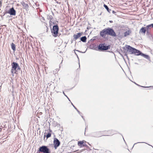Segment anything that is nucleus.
<instances>
[{
  "instance_id": "f257e3e1",
  "label": "nucleus",
  "mask_w": 153,
  "mask_h": 153,
  "mask_svg": "<svg viewBox=\"0 0 153 153\" xmlns=\"http://www.w3.org/2000/svg\"><path fill=\"white\" fill-rule=\"evenodd\" d=\"M11 72L12 74H17V70L20 69V67L17 63L13 62L11 63Z\"/></svg>"
},
{
  "instance_id": "f03ea898",
  "label": "nucleus",
  "mask_w": 153,
  "mask_h": 153,
  "mask_svg": "<svg viewBox=\"0 0 153 153\" xmlns=\"http://www.w3.org/2000/svg\"><path fill=\"white\" fill-rule=\"evenodd\" d=\"M58 30L59 27L57 25H56L53 26V29L51 30V33L53 36L56 37L57 36Z\"/></svg>"
},
{
  "instance_id": "7ed1b4c3",
  "label": "nucleus",
  "mask_w": 153,
  "mask_h": 153,
  "mask_svg": "<svg viewBox=\"0 0 153 153\" xmlns=\"http://www.w3.org/2000/svg\"><path fill=\"white\" fill-rule=\"evenodd\" d=\"M39 152H43V153H50L49 149L45 146H43L39 147Z\"/></svg>"
},
{
  "instance_id": "20e7f679",
  "label": "nucleus",
  "mask_w": 153,
  "mask_h": 153,
  "mask_svg": "<svg viewBox=\"0 0 153 153\" xmlns=\"http://www.w3.org/2000/svg\"><path fill=\"white\" fill-rule=\"evenodd\" d=\"M107 34L115 36H116L114 30L112 29L109 27L106 28Z\"/></svg>"
},
{
  "instance_id": "39448f33",
  "label": "nucleus",
  "mask_w": 153,
  "mask_h": 153,
  "mask_svg": "<svg viewBox=\"0 0 153 153\" xmlns=\"http://www.w3.org/2000/svg\"><path fill=\"white\" fill-rule=\"evenodd\" d=\"M126 48L127 49L128 51L130 54H134V48L129 45H127L126 46Z\"/></svg>"
},
{
  "instance_id": "423d86ee",
  "label": "nucleus",
  "mask_w": 153,
  "mask_h": 153,
  "mask_svg": "<svg viewBox=\"0 0 153 153\" xmlns=\"http://www.w3.org/2000/svg\"><path fill=\"white\" fill-rule=\"evenodd\" d=\"M60 144V142L56 138H55L53 141V145L55 149H56Z\"/></svg>"
},
{
  "instance_id": "0eeeda50",
  "label": "nucleus",
  "mask_w": 153,
  "mask_h": 153,
  "mask_svg": "<svg viewBox=\"0 0 153 153\" xmlns=\"http://www.w3.org/2000/svg\"><path fill=\"white\" fill-rule=\"evenodd\" d=\"M7 13L11 15L15 16L16 14V10L14 9L13 7L10 9L9 10L7 11Z\"/></svg>"
},
{
  "instance_id": "6e6552de",
  "label": "nucleus",
  "mask_w": 153,
  "mask_h": 153,
  "mask_svg": "<svg viewBox=\"0 0 153 153\" xmlns=\"http://www.w3.org/2000/svg\"><path fill=\"white\" fill-rule=\"evenodd\" d=\"M108 49V46H106L103 44H100L99 45L98 49L101 50H107Z\"/></svg>"
},
{
  "instance_id": "1a4fd4ad",
  "label": "nucleus",
  "mask_w": 153,
  "mask_h": 153,
  "mask_svg": "<svg viewBox=\"0 0 153 153\" xmlns=\"http://www.w3.org/2000/svg\"><path fill=\"white\" fill-rule=\"evenodd\" d=\"M100 34L101 36L103 38L105 37L106 35L107 34V31L106 28L100 32Z\"/></svg>"
},
{
  "instance_id": "9d476101",
  "label": "nucleus",
  "mask_w": 153,
  "mask_h": 153,
  "mask_svg": "<svg viewBox=\"0 0 153 153\" xmlns=\"http://www.w3.org/2000/svg\"><path fill=\"white\" fill-rule=\"evenodd\" d=\"M82 33H79L77 34H74L73 36L74 39L75 40H76L79 38L82 35Z\"/></svg>"
},
{
  "instance_id": "9b49d317",
  "label": "nucleus",
  "mask_w": 153,
  "mask_h": 153,
  "mask_svg": "<svg viewBox=\"0 0 153 153\" xmlns=\"http://www.w3.org/2000/svg\"><path fill=\"white\" fill-rule=\"evenodd\" d=\"M134 52V54L136 55H141V52L139 51L136 49L135 48Z\"/></svg>"
},
{
  "instance_id": "f8f14e48",
  "label": "nucleus",
  "mask_w": 153,
  "mask_h": 153,
  "mask_svg": "<svg viewBox=\"0 0 153 153\" xmlns=\"http://www.w3.org/2000/svg\"><path fill=\"white\" fill-rule=\"evenodd\" d=\"M21 4L22 5L24 8L26 9L28 8V5L27 4H25L24 2H22Z\"/></svg>"
},
{
  "instance_id": "ddd939ff",
  "label": "nucleus",
  "mask_w": 153,
  "mask_h": 153,
  "mask_svg": "<svg viewBox=\"0 0 153 153\" xmlns=\"http://www.w3.org/2000/svg\"><path fill=\"white\" fill-rule=\"evenodd\" d=\"M83 140L82 141H79L78 142V145L80 147H82L84 146H83Z\"/></svg>"
},
{
  "instance_id": "4468645a",
  "label": "nucleus",
  "mask_w": 153,
  "mask_h": 153,
  "mask_svg": "<svg viewBox=\"0 0 153 153\" xmlns=\"http://www.w3.org/2000/svg\"><path fill=\"white\" fill-rule=\"evenodd\" d=\"M146 30L145 29V27H143L140 29L139 33H143L145 34L146 33Z\"/></svg>"
},
{
  "instance_id": "2eb2a0df",
  "label": "nucleus",
  "mask_w": 153,
  "mask_h": 153,
  "mask_svg": "<svg viewBox=\"0 0 153 153\" xmlns=\"http://www.w3.org/2000/svg\"><path fill=\"white\" fill-rule=\"evenodd\" d=\"M131 33V31L130 30H128L126 31L124 33V36H126Z\"/></svg>"
},
{
  "instance_id": "dca6fc26",
  "label": "nucleus",
  "mask_w": 153,
  "mask_h": 153,
  "mask_svg": "<svg viewBox=\"0 0 153 153\" xmlns=\"http://www.w3.org/2000/svg\"><path fill=\"white\" fill-rule=\"evenodd\" d=\"M11 46L12 49L13 50V51H15L16 50V46L13 43H12L11 44Z\"/></svg>"
},
{
  "instance_id": "f3484780",
  "label": "nucleus",
  "mask_w": 153,
  "mask_h": 153,
  "mask_svg": "<svg viewBox=\"0 0 153 153\" xmlns=\"http://www.w3.org/2000/svg\"><path fill=\"white\" fill-rule=\"evenodd\" d=\"M81 40L83 42H85L86 41V37L85 36L82 37L81 38Z\"/></svg>"
},
{
  "instance_id": "a211bd4d",
  "label": "nucleus",
  "mask_w": 153,
  "mask_h": 153,
  "mask_svg": "<svg viewBox=\"0 0 153 153\" xmlns=\"http://www.w3.org/2000/svg\"><path fill=\"white\" fill-rule=\"evenodd\" d=\"M141 55L146 59H148L149 58V56L147 55H146L142 53H141Z\"/></svg>"
},
{
  "instance_id": "6ab92c4d",
  "label": "nucleus",
  "mask_w": 153,
  "mask_h": 153,
  "mask_svg": "<svg viewBox=\"0 0 153 153\" xmlns=\"http://www.w3.org/2000/svg\"><path fill=\"white\" fill-rule=\"evenodd\" d=\"M104 6L105 8L107 10L108 12H110V10H109L108 7L106 5L104 4Z\"/></svg>"
},
{
  "instance_id": "aec40b11",
  "label": "nucleus",
  "mask_w": 153,
  "mask_h": 153,
  "mask_svg": "<svg viewBox=\"0 0 153 153\" xmlns=\"http://www.w3.org/2000/svg\"><path fill=\"white\" fill-rule=\"evenodd\" d=\"M51 134L50 133H48V134L46 136V137L48 139L49 137H51Z\"/></svg>"
},
{
  "instance_id": "412c9836",
  "label": "nucleus",
  "mask_w": 153,
  "mask_h": 153,
  "mask_svg": "<svg viewBox=\"0 0 153 153\" xmlns=\"http://www.w3.org/2000/svg\"><path fill=\"white\" fill-rule=\"evenodd\" d=\"M152 24L147 25L146 26V28L147 29H148L149 28L151 27H152Z\"/></svg>"
},
{
  "instance_id": "4be33fe9",
  "label": "nucleus",
  "mask_w": 153,
  "mask_h": 153,
  "mask_svg": "<svg viewBox=\"0 0 153 153\" xmlns=\"http://www.w3.org/2000/svg\"><path fill=\"white\" fill-rule=\"evenodd\" d=\"M83 146H87V145L86 144V142L85 140H83Z\"/></svg>"
},
{
  "instance_id": "5701e85b",
  "label": "nucleus",
  "mask_w": 153,
  "mask_h": 153,
  "mask_svg": "<svg viewBox=\"0 0 153 153\" xmlns=\"http://www.w3.org/2000/svg\"><path fill=\"white\" fill-rule=\"evenodd\" d=\"M63 94H64V95L65 96H66L67 97H67V96L65 95V93H64V91H63Z\"/></svg>"
},
{
  "instance_id": "b1692460",
  "label": "nucleus",
  "mask_w": 153,
  "mask_h": 153,
  "mask_svg": "<svg viewBox=\"0 0 153 153\" xmlns=\"http://www.w3.org/2000/svg\"><path fill=\"white\" fill-rule=\"evenodd\" d=\"M110 22H111V23H112V21H110Z\"/></svg>"
},
{
  "instance_id": "393cba45",
  "label": "nucleus",
  "mask_w": 153,
  "mask_h": 153,
  "mask_svg": "<svg viewBox=\"0 0 153 153\" xmlns=\"http://www.w3.org/2000/svg\"><path fill=\"white\" fill-rule=\"evenodd\" d=\"M152 27H153V23L152 24Z\"/></svg>"
},
{
  "instance_id": "a878e982",
  "label": "nucleus",
  "mask_w": 153,
  "mask_h": 153,
  "mask_svg": "<svg viewBox=\"0 0 153 153\" xmlns=\"http://www.w3.org/2000/svg\"><path fill=\"white\" fill-rule=\"evenodd\" d=\"M74 108H75V109H76V108H75V107H74Z\"/></svg>"
},
{
  "instance_id": "bb28decb",
  "label": "nucleus",
  "mask_w": 153,
  "mask_h": 153,
  "mask_svg": "<svg viewBox=\"0 0 153 153\" xmlns=\"http://www.w3.org/2000/svg\"><path fill=\"white\" fill-rule=\"evenodd\" d=\"M109 135H107L106 136H109Z\"/></svg>"
}]
</instances>
